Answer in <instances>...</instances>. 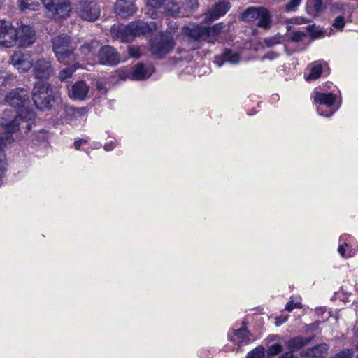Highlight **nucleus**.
I'll list each match as a JSON object with an SVG mask.
<instances>
[{
	"mask_svg": "<svg viewBox=\"0 0 358 358\" xmlns=\"http://www.w3.org/2000/svg\"><path fill=\"white\" fill-rule=\"evenodd\" d=\"M52 43L54 52L61 64H71L72 62L76 61L77 57L73 50L76 47V43L71 41L67 35L55 36Z\"/></svg>",
	"mask_w": 358,
	"mask_h": 358,
	"instance_id": "f257e3e1",
	"label": "nucleus"
},
{
	"mask_svg": "<svg viewBox=\"0 0 358 358\" xmlns=\"http://www.w3.org/2000/svg\"><path fill=\"white\" fill-rule=\"evenodd\" d=\"M314 103L316 105L320 115L326 117H331L340 107L341 101L333 91H315L313 94Z\"/></svg>",
	"mask_w": 358,
	"mask_h": 358,
	"instance_id": "f03ea898",
	"label": "nucleus"
},
{
	"mask_svg": "<svg viewBox=\"0 0 358 358\" xmlns=\"http://www.w3.org/2000/svg\"><path fill=\"white\" fill-rule=\"evenodd\" d=\"M34 117L35 113L32 110L28 111L24 116H23V111L21 110L20 114L16 115L12 121L3 123L2 129L4 131V136H0V151L13 142V134L19 130L20 124L23 122L34 119Z\"/></svg>",
	"mask_w": 358,
	"mask_h": 358,
	"instance_id": "7ed1b4c3",
	"label": "nucleus"
},
{
	"mask_svg": "<svg viewBox=\"0 0 358 358\" xmlns=\"http://www.w3.org/2000/svg\"><path fill=\"white\" fill-rule=\"evenodd\" d=\"M49 83L38 81L32 90V99L36 108L41 110L50 109L54 103V97L50 94Z\"/></svg>",
	"mask_w": 358,
	"mask_h": 358,
	"instance_id": "20e7f679",
	"label": "nucleus"
},
{
	"mask_svg": "<svg viewBox=\"0 0 358 358\" xmlns=\"http://www.w3.org/2000/svg\"><path fill=\"white\" fill-rule=\"evenodd\" d=\"M174 34L171 31L162 32L159 36L151 39L149 48L151 52L157 57H162L170 52L175 46Z\"/></svg>",
	"mask_w": 358,
	"mask_h": 358,
	"instance_id": "39448f33",
	"label": "nucleus"
},
{
	"mask_svg": "<svg viewBox=\"0 0 358 358\" xmlns=\"http://www.w3.org/2000/svg\"><path fill=\"white\" fill-rule=\"evenodd\" d=\"M74 12L83 20L94 22L100 15V7L93 0H80L73 6Z\"/></svg>",
	"mask_w": 358,
	"mask_h": 358,
	"instance_id": "423d86ee",
	"label": "nucleus"
},
{
	"mask_svg": "<svg viewBox=\"0 0 358 358\" xmlns=\"http://www.w3.org/2000/svg\"><path fill=\"white\" fill-rule=\"evenodd\" d=\"M52 18H67L71 12L69 0H41Z\"/></svg>",
	"mask_w": 358,
	"mask_h": 358,
	"instance_id": "0eeeda50",
	"label": "nucleus"
},
{
	"mask_svg": "<svg viewBox=\"0 0 358 358\" xmlns=\"http://www.w3.org/2000/svg\"><path fill=\"white\" fill-rule=\"evenodd\" d=\"M241 17L248 22L257 20V26L265 29L269 27L271 23L269 13L263 8L250 7L241 14Z\"/></svg>",
	"mask_w": 358,
	"mask_h": 358,
	"instance_id": "6e6552de",
	"label": "nucleus"
},
{
	"mask_svg": "<svg viewBox=\"0 0 358 358\" xmlns=\"http://www.w3.org/2000/svg\"><path fill=\"white\" fill-rule=\"evenodd\" d=\"M16 43L20 47L27 48L31 46L36 41V32L29 25L18 22L16 27Z\"/></svg>",
	"mask_w": 358,
	"mask_h": 358,
	"instance_id": "1a4fd4ad",
	"label": "nucleus"
},
{
	"mask_svg": "<svg viewBox=\"0 0 358 358\" xmlns=\"http://www.w3.org/2000/svg\"><path fill=\"white\" fill-rule=\"evenodd\" d=\"M15 29L10 21L0 20V45L10 48L16 44Z\"/></svg>",
	"mask_w": 358,
	"mask_h": 358,
	"instance_id": "9d476101",
	"label": "nucleus"
},
{
	"mask_svg": "<svg viewBox=\"0 0 358 358\" xmlns=\"http://www.w3.org/2000/svg\"><path fill=\"white\" fill-rule=\"evenodd\" d=\"M28 100V92L24 88L14 89L5 97V102L14 108H23Z\"/></svg>",
	"mask_w": 358,
	"mask_h": 358,
	"instance_id": "9b49d317",
	"label": "nucleus"
},
{
	"mask_svg": "<svg viewBox=\"0 0 358 358\" xmlns=\"http://www.w3.org/2000/svg\"><path fill=\"white\" fill-rule=\"evenodd\" d=\"M11 63L20 72H26L32 68L34 58L29 53L15 52L10 57Z\"/></svg>",
	"mask_w": 358,
	"mask_h": 358,
	"instance_id": "f8f14e48",
	"label": "nucleus"
},
{
	"mask_svg": "<svg viewBox=\"0 0 358 358\" xmlns=\"http://www.w3.org/2000/svg\"><path fill=\"white\" fill-rule=\"evenodd\" d=\"M32 69L35 78L38 79H48L54 73L50 62L44 58L35 59Z\"/></svg>",
	"mask_w": 358,
	"mask_h": 358,
	"instance_id": "ddd939ff",
	"label": "nucleus"
},
{
	"mask_svg": "<svg viewBox=\"0 0 358 358\" xmlns=\"http://www.w3.org/2000/svg\"><path fill=\"white\" fill-rule=\"evenodd\" d=\"M99 62L107 66H115L120 61V57L114 48L110 45L102 47L98 53Z\"/></svg>",
	"mask_w": 358,
	"mask_h": 358,
	"instance_id": "4468645a",
	"label": "nucleus"
},
{
	"mask_svg": "<svg viewBox=\"0 0 358 358\" xmlns=\"http://www.w3.org/2000/svg\"><path fill=\"white\" fill-rule=\"evenodd\" d=\"M129 27L131 31V35L133 40L136 37L141 36H145L150 34L152 31L157 29V27L155 22H145L143 21H136L129 23Z\"/></svg>",
	"mask_w": 358,
	"mask_h": 358,
	"instance_id": "2eb2a0df",
	"label": "nucleus"
},
{
	"mask_svg": "<svg viewBox=\"0 0 358 358\" xmlns=\"http://www.w3.org/2000/svg\"><path fill=\"white\" fill-rule=\"evenodd\" d=\"M206 27L189 23L182 28V34L194 40H208Z\"/></svg>",
	"mask_w": 358,
	"mask_h": 358,
	"instance_id": "dca6fc26",
	"label": "nucleus"
},
{
	"mask_svg": "<svg viewBox=\"0 0 358 358\" xmlns=\"http://www.w3.org/2000/svg\"><path fill=\"white\" fill-rule=\"evenodd\" d=\"M112 37L121 42H131L133 41L131 31L128 25L121 24H114L110 29Z\"/></svg>",
	"mask_w": 358,
	"mask_h": 358,
	"instance_id": "f3484780",
	"label": "nucleus"
},
{
	"mask_svg": "<svg viewBox=\"0 0 358 358\" xmlns=\"http://www.w3.org/2000/svg\"><path fill=\"white\" fill-rule=\"evenodd\" d=\"M136 6L133 0L117 1L115 4V13L122 18L132 16L136 12Z\"/></svg>",
	"mask_w": 358,
	"mask_h": 358,
	"instance_id": "a211bd4d",
	"label": "nucleus"
},
{
	"mask_svg": "<svg viewBox=\"0 0 358 358\" xmlns=\"http://www.w3.org/2000/svg\"><path fill=\"white\" fill-rule=\"evenodd\" d=\"M89 92V87L83 81H79L72 85L69 95L71 99L76 100H83Z\"/></svg>",
	"mask_w": 358,
	"mask_h": 358,
	"instance_id": "6ab92c4d",
	"label": "nucleus"
},
{
	"mask_svg": "<svg viewBox=\"0 0 358 358\" xmlns=\"http://www.w3.org/2000/svg\"><path fill=\"white\" fill-rule=\"evenodd\" d=\"M230 8V3L227 1H220L215 4L206 15V18L212 20L224 15Z\"/></svg>",
	"mask_w": 358,
	"mask_h": 358,
	"instance_id": "aec40b11",
	"label": "nucleus"
},
{
	"mask_svg": "<svg viewBox=\"0 0 358 358\" xmlns=\"http://www.w3.org/2000/svg\"><path fill=\"white\" fill-rule=\"evenodd\" d=\"M241 60L240 54L230 49H225L220 58H216L215 62L221 66L224 62H228L231 64H237Z\"/></svg>",
	"mask_w": 358,
	"mask_h": 358,
	"instance_id": "412c9836",
	"label": "nucleus"
},
{
	"mask_svg": "<svg viewBox=\"0 0 358 358\" xmlns=\"http://www.w3.org/2000/svg\"><path fill=\"white\" fill-rule=\"evenodd\" d=\"M151 71L143 64L139 63L134 66L131 72V78L134 80H142L151 76Z\"/></svg>",
	"mask_w": 358,
	"mask_h": 358,
	"instance_id": "4be33fe9",
	"label": "nucleus"
},
{
	"mask_svg": "<svg viewBox=\"0 0 358 358\" xmlns=\"http://www.w3.org/2000/svg\"><path fill=\"white\" fill-rule=\"evenodd\" d=\"M99 46V42L95 40L92 41L90 43H85L80 48V52L83 55L82 57L87 60L92 59Z\"/></svg>",
	"mask_w": 358,
	"mask_h": 358,
	"instance_id": "5701e85b",
	"label": "nucleus"
},
{
	"mask_svg": "<svg viewBox=\"0 0 358 358\" xmlns=\"http://www.w3.org/2000/svg\"><path fill=\"white\" fill-rule=\"evenodd\" d=\"M182 4L181 10H171L172 14H180L184 16H187L188 14L194 10L198 7V3L196 0H183L180 2Z\"/></svg>",
	"mask_w": 358,
	"mask_h": 358,
	"instance_id": "b1692460",
	"label": "nucleus"
},
{
	"mask_svg": "<svg viewBox=\"0 0 358 358\" xmlns=\"http://www.w3.org/2000/svg\"><path fill=\"white\" fill-rule=\"evenodd\" d=\"M66 65L68 66L62 69L59 73L58 77L61 81H66L69 78H71L73 73L76 71V70L81 67L80 64L78 62L77 57L76 61L72 62L71 64Z\"/></svg>",
	"mask_w": 358,
	"mask_h": 358,
	"instance_id": "393cba45",
	"label": "nucleus"
},
{
	"mask_svg": "<svg viewBox=\"0 0 358 358\" xmlns=\"http://www.w3.org/2000/svg\"><path fill=\"white\" fill-rule=\"evenodd\" d=\"M306 8L309 15L317 16L323 10L322 0H308Z\"/></svg>",
	"mask_w": 358,
	"mask_h": 358,
	"instance_id": "a878e982",
	"label": "nucleus"
},
{
	"mask_svg": "<svg viewBox=\"0 0 358 358\" xmlns=\"http://www.w3.org/2000/svg\"><path fill=\"white\" fill-rule=\"evenodd\" d=\"M327 67V63L323 62H317L312 64L310 72L306 77V80H313L317 79L323 72V69Z\"/></svg>",
	"mask_w": 358,
	"mask_h": 358,
	"instance_id": "bb28decb",
	"label": "nucleus"
},
{
	"mask_svg": "<svg viewBox=\"0 0 358 358\" xmlns=\"http://www.w3.org/2000/svg\"><path fill=\"white\" fill-rule=\"evenodd\" d=\"M165 0H145L147 6L146 15H149L151 18H156L157 17V8H159L164 3Z\"/></svg>",
	"mask_w": 358,
	"mask_h": 358,
	"instance_id": "cd10ccee",
	"label": "nucleus"
},
{
	"mask_svg": "<svg viewBox=\"0 0 358 358\" xmlns=\"http://www.w3.org/2000/svg\"><path fill=\"white\" fill-rule=\"evenodd\" d=\"M40 1H41V0H19V9L22 12L26 10H36L40 7Z\"/></svg>",
	"mask_w": 358,
	"mask_h": 358,
	"instance_id": "c85d7f7f",
	"label": "nucleus"
},
{
	"mask_svg": "<svg viewBox=\"0 0 358 358\" xmlns=\"http://www.w3.org/2000/svg\"><path fill=\"white\" fill-rule=\"evenodd\" d=\"M292 357L293 353L291 351H289L284 353L278 358H292ZM247 358H265L264 348H256L255 350H252L248 354Z\"/></svg>",
	"mask_w": 358,
	"mask_h": 358,
	"instance_id": "c756f323",
	"label": "nucleus"
},
{
	"mask_svg": "<svg viewBox=\"0 0 358 358\" xmlns=\"http://www.w3.org/2000/svg\"><path fill=\"white\" fill-rule=\"evenodd\" d=\"M87 110L85 108L69 107L66 109L68 120L71 121L74 119L85 117Z\"/></svg>",
	"mask_w": 358,
	"mask_h": 358,
	"instance_id": "7c9ffc66",
	"label": "nucleus"
},
{
	"mask_svg": "<svg viewBox=\"0 0 358 358\" xmlns=\"http://www.w3.org/2000/svg\"><path fill=\"white\" fill-rule=\"evenodd\" d=\"M328 352V345L326 343H322L314 348L309 349L308 355L315 358H320L325 356Z\"/></svg>",
	"mask_w": 358,
	"mask_h": 358,
	"instance_id": "2f4dec72",
	"label": "nucleus"
},
{
	"mask_svg": "<svg viewBox=\"0 0 358 358\" xmlns=\"http://www.w3.org/2000/svg\"><path fill=\"white\" fill-rule=\"evenodd\" d=\"M182 8V4L180 3H176V2H174L173 1H168L166 4V8H165V13L167 15H169V16H172V17H185L184 15H180V14H172V12L171 10H172V9H175V10H181Z\"/></svg>",
	"mask_w": 358,
	"mask_h": 358,
	"instance_id": "473e14b6",
	"label": "nucleus"
},
{
	"mask_svg": "<svg viewBox=\"0 0 358 358\" xmlns=\"http://www.w3.org/2000/svg\"><path fill=\"white\" fill-rule=\"evenodd\" d=\"M338 252L343 257L348 258L354 256L357 252V250L351 248L348 244L344 243L338 246Z\"/></svg>",
	"mask_w": 358,
	"mask_h": 358,
	"instance_id": "72a5a7b5",
	"label": "nucleus"
},
{
	"mask_svg": "<svg viewBox=\"0 0 358 358\" xmlns=\"http://www.w3.org/2000/svg\"><path fill=\"white\" fill-rule=\"evenodd\" d=\"M309 341L310 340L308 338L297 337L290 340L288 343V345L292 349H299L307 345Z\"/></svg>",
	"mask_w": 358,
	"mask_h": 358,
	"instance_id": "f704fd0d",
	"label": "nucleus"
},
{
	"mask_svg": "<svg viewBox=\"0 0 358 358\" xmlns=\"http://www.w3.org/2000/svg\"><path fill=\"white\" fill-rule=\"evenodd\" d=\"M235 338L231 339L233 342H236V338L238 342H248L250 341L249 332L244 328L236 330L234 333Z\"/></svg>",
	"mask_w": 358,
	"mask_h": 358,
	"instance_id": "c9c22d12",
	"label": "nucleus"
},
{
	"mask_svg": "<svg viewBox=\"0 0 358 358\" xmlns=\"http://www.w3.org/2000/svg\"><path fill=\"white\" fill-rule=\"evenodd\" d=\"M223 28H224V26L222 23L215 24L212 27H206V29L208 31H207L208 40L209 41H210V37L217 36L221 32V31L222 30Z\"/></svg>",
	"mask_w": 358,
	"mask_h": 358,
	"instance_id": "e433bc0d",
	"label": "nucleus"
},
{
	"mask_svg": "<svg viewBox=\"0 0 358 358\" xmlns=\"http://www.w3.org/2000/svg\"><path fill=\"white\" fill-rule=\"evenodd\" d=\"M281 41L282 37L280 35H275L264 39V43L268 47H272L275 45L280 44Z\"/></svg>",
	"mask_w": 358,
	"mask_h": 358,
	"instance_id": "4c0bfd02",
	"label": "nucleus"
},
{
	"mask_svg": "<svg viewBox=\"0 0 358 358\" xmlns=\"http://www.w3.org/2000/svg\"><path fill=\"white\" fill-rule=\"evenodd\" d=\"M345 25V21L343 16H338L334 20L332 26L337 30L342 31L344 26Z\"/></svg>",
	"mask_w": 358,
	"mask_h": 358,
	"instance_id": "58836bf2",
	"label": "nucleus"
},
{
	"mask_svg": "<svg viewBox=\"0 0 358 358\" xmlns=\"http://www.w3.org/2000/svg\"><path fill=\"white\" fill-rule=\"evenodd\" d=\"M306 29L314 38H320L323 36L322 31L317 29L314 24L307 26Z\"/></svg>",
	"mask_w": 358,
	"mask_h": 358,
	"instance_id": "ea45409f",
	"label": "nucleus"
},
{
	"mask_svg": "<svg viewBox=\"0 0 358 358\" xmlns=\"http://www.w3.org/2000/svg\"><path fill=\"white\" fill-rule=\"evenodd\" d=\"M302 0H289L285 5L287 11H296Z\"/></svg>",
	"mask_w": 358,
	"mask_h": 358,
	"instance_id": "a19ab883",
	"label": "nucleus"
},
{
	"mask_svg": "<svg viewBox=\"0 0 358 358\" xmlns=\"http://www.w3.org/2000/svg\"><path fill=\"white\" fill-rule=\"evenodd\" d=\"M282 350V347L281 345L278 343H275L270 347H268L267 353L268 355L274 356L279 354Z\"/></svg>",
	"mask_w": 358,
	"mask_h": 358,
	"instance_id": "79ce46f5",
	"label": "nucleus"
},
{
	"mask_svg": "<svg viewBox=\"0 0 358 358\" xmlns=\"http://www.w3.org/2000/svg\"><path fill=\"white\" fill-rule=\"evenodd\" d=\"M128 52L131 57L138 58L141 55V49L138 46H128Z\"/></svg>",
	"mask_w": 358,
	"mask_h": 358,
	"instance_id": "37998d69",
	"label": "nucleus"
},
{
	"mask_svg": "<svg viewBox=\"0 0 358 358\" xmlns=\"http://www.w3.org/2000/svg\"><path fill=\"white\" fill-rule=\"evenodd\" d=\"M305 36L306 34L303 31H292L290 34V39L295 42L303 41Z\"/></svg>",
	"mask_w": 358,
	"mask_h": 358,
	"instance_id": "c03bdc74",
	"label": "nucleus"
},
{
	"mask_svg": "<svg viewBox=\"0 0 358 358\" xmlns=\"http://www.w3.org/2000/svg\"><path fill=\"white\" fill-rule=\"evenodd\" d=\"M352 351L349 349H345V350L340 352L337 355H336L332 358H352Z\"/></svg>",
	"mask_w": 358,
	"mask_h": 358,
	"instance_id": "a18cd8bd",
	"label": "nucleus"
},
{
	"mask_svg": "<svg viewBox=\"0 0 358 358\" xmlns=\"http://www.w3.org/2000/svg\"><path fill=\"white\" fill-rule=\"evenodd\" d=\"M302 306H301V303H299V302H294V301H289L286 306H285V309L289 311V312H291L292 310H293L294 308H301Z\"/></svg>",
	"mask_w": 358,
	"mask_h": 358,
	"instance_id": "49530a36",
	"label": "nucleus"
},
{
	"mask_svg": "<svg viewBox=\"0 0 358 358\" xmlns=\"http://www.w3.org/2000/svg\"><path fill=\"white\" fill-rule=\"evenodd\" d=\"M96 88L101 94H104L107 92L106 84L103 80H98L96 82Z\"/></svg>",
	"mask_w": 358,
	"mask_h": 358,
	"instance_id": "de8ad7c7",
	"label": "nucleus"
},
{
	"mask_svg": "<svg viewBox=\"0 0 358 358\" xmlns=\"http://www.w3.org/2000/svg\"><path fill=\"white\" fill-rule=\"evenodd\" d=\"M87 141L86 139L79 138L75 141L74 147L76 150H79L81 145L87 144Z\"/></svg>",
	"mask_w": 358,
	"mask_h": 358,
	"instance_id": "09e8293b",
	"label": "nucleus"
},
{
	"mask_svg": "<svg viewBox=\"0 0 358 358\" xmlns=\"http://www.w3.org/2000/svg\"><path fill=\"white\" fill-rule=\"evenodd\" d=\"M4 171V155L0 153V179L1 178Z\"/></svg>",
	"mask_w": 358,
	"mask_h": 358,
	"instance_id": "8fccbe9b",
	"label": "nucleus"
},
{
	"mask_svg": "<svg viewBox=\"0 0 358 358\" xmlns=\"http://www.w3.org/2000/svg\"><path fill=\"white\" fill-rule=\"evenodd\" d=\"M115 146H116V142L111 141L110 142L105 144L104 150L106 151H110V150H113L115 148Z\"/></svg>",
	"mask_w": 358,
	"mask_h": 358,
	"instance_id": "3c124183",
	"label": "nucleus"
},
{
	"mask_svg": "<svg viewBox=\"0 0 358 358\" xmlns=\"http://www.w3.org/2000/svg\"><path fill=\"white\" fill-rule=\"evenodd\" d=\"M279 55L278 53L277 52H268L266 55H265L264 57H263V59H275L276 57H278Z\"/></svg>",
	"mask_w": 358,
	"mask_h": 358,
	"instance_id": "603ef678",
	"label": "nucleus"
},
{
	"mask_svg": "<svg viewBox=\"0 0 358 358\" xmlns=\"http://www.w3.org/2000/svg\"><path fill=\"white\" fill-rule=\"evenodd\" d=\"M293 22L298 24H305L306 22V19L302 17H296L292 20Z\"/></svg>",
	"mask_w": 358,
	"mask_h": 358,
	"instance_id": "864d4df0",
	"label": "nucleus"
},
{
	"mask_svg": "<svg viewBox=\"0 0 358 358\" xmlns=\"http://www.w3.org/2000/svg\"><path fill=\"white\" fill-rule=\"evenodd\" d=\"M287 320V317H280L279 318L277 319V321H276V324L278 326L282 324V323L285 322Z\"/></svg>",
	"mask_w": 358,
	"mask_h": 358,
	"instance_id": "5fc2aeb1",
	"label": "nucleus"
},
{
	"mask_svg": "<svg viewBox=\"0 0 358 358\" xmlns=\"http://www.w3.org/2000/svg\"><path fill=\"white\" fill-rule=\"evenodd\" d=\"M26 128L27 130H30L31 129V125L30 124H27Z\"/></svg>",
	"mask_w": 358,
	"mask_h": 358,
	"instance_id": "6e6d98bb",
	"label": "nucleus"
},
{
	"mask_svg": "<svg viewBox=\"0 0 358 358\" xmlns=\"http://www.w3.org/2000/svg\"><path fill=\"white\" fill-rule=\"evenodd\" d=\"M342 238H343V237H342V236H341V237H340V242L341 241Z\"/></svg>",
	"mask_w": 358,
	"mask_h": 358,
	"instance_id": "4d7b16f0",
	"label": "nucleus"
},
{
	"mask_svg": "<svg viewBox=\"0 0 358 358\" xmlns=\"http://www.w3.org/2000/svg\"><path fill=\"white\" fill-rule=\"evenodd\" d=\"M357 358H358V357H357Z\"/></svg>",
	"mask_w": 358,
	"mask_h": 358,
	"instance_id": "13d9d810",
	"label": "nucleus"
}]
</instances>
